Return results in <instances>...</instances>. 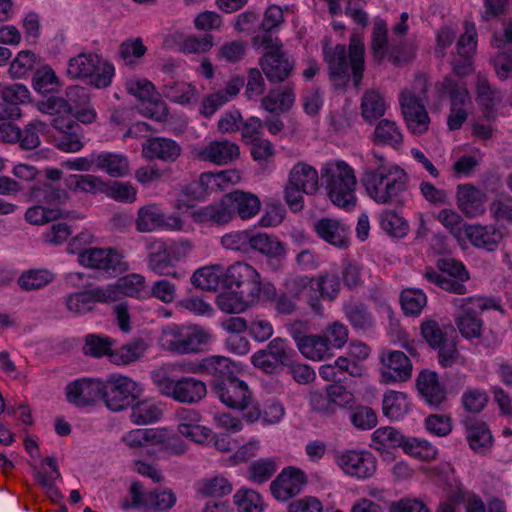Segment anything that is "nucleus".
Returning a JSON list of instances; mask_svg holds the SVG:
<instances>
[{"label": "nucleus", "instance_id": "obj_1", "mask_svg": "<svg viewBox=\"0 0 512 512\" xmlns=\"http://www.w3.org/2000/svg\"><path fill=\"white\" fill-rule=\"evenodd\" d=\"M408 180L405 170L389 163L382 154L374 150L366 154L361 182L368 196L376 203L397 202L408 189Z\"/></svg>", "mask_w": 512, "mask_h": 512}, {"label": "nucleus", "instance_id": "obj_2", "mask_svg": "<svg viewBox=\"0 0 512 512\" xmlns=\"http://www.w3.org/2000/svg\"><path fill=\"white\" fill-rule=\"evenodd\" d=\"M321 179L330 200L345 209L356 205V176L353 168L342 160H331L321 168Z\"/></svg>", "mask_w": 512, "mask_h": 512}, {"label": "nucleus", "instance_id": "obj_3", "mask_svg": "<svg viewBox=\"0 0 512 512\" xmlns=\"http://www.w3.org/2000/svg\"><path fill=\"white\" fill-rule=\"evenodd\" d=\"M348 53L347 56L345 45L338 44L331 51H325V60L333 80H348L350 67L354 85L358 87L365 68V45L360 35L353 34L351 36Z\"/></svg>", "mask_w": 512, "mask_h": 512}, {"label": "nucleus", "instance_id": "obj_4", "mask_svg": "<svg viewBox=\"0 0 512 512\" xmlns=\"http://www.w3.org/2000/svg\"><path fill=\"white\" fill-rule=\"evenodd\" d=\"M67 74L73 79L89 78L91 85L101 89L111 85L115 68L95 53H80L69 60Z\"/></svg>", "mask_w": 512, "mask_h": 512}, {"label": "nucleus", "instance_id": "obj_5", "mask_svg": "<svg viewBox=\"0 0 512 512\" xmlns=\"http://www.w3.org/2000/svg\"><path fill=\"white\" fill-rule=\"evenodd\" d=\"M439 271L429 267L426 268L423 277L437 287L453 294L465 295L468 289L464 284L470 279L469 272L460 261L443 258L437 261Z\"/></svg>", "mask_w": 512, "mask_h": 512}, {"label": "nucleus", "instance_id": "obj_6", "mask_svg": "<svg viewBox=\"0 0 512 512\" xmlns=\"http://www.w3.org/2000/svg\"><path fill=\"white\" fill-rule=\"evenodd\" d=\"M153 382L162 395L180 403L195 404L207 394L206 384L190 376L174 380L165 374L156 373L153 375Z\"/></svg>", "mask_w": 512, "mask_h": 512}, {"label": "nucleus", "instance_id": "obj_7", "mask_svg": "<svg viewBox=\"0 0 512 512\" xmlns=\"http://www.w3.org/2000/svg\"><path fill=\"white\" fill-rule=\"evenodd\" d=\"M141 393L142 388L139 383L128 376L111 374L102 381V400L113 412L126 409Z\"/></svg>", "mask_w": 512, "mask_h": 512}, {"label": "nucleus", "instance_id": "obj_8", "mask_svg": "<svg viewBox=\"0 0 512 512\" xmlns=\"http://www.w3.org/2000/svg\"><path fill=\"white\" fill-rule=\"evenodd\" d=\"M459 303L460 313L455 319L460 334L466 339L478 338L481 335L483 321L477 312L488 310L492 301L484 297H467L456 300Z\"/></svg>", "mask_w": 512, "mask_h": 512}, {"label": "nucleus", "instance_id": "obj_9", "mask_svg": "<svg viewBox=\"0 0 512 512\" xmlns=\"http://www.w3.org/2000/svg\"><path fill=\"white\" fill-rule=\"evenodd\" d=\"M379 362V381L382 384L404 383L412 377V362L403 351L382 350L379 354Z\"/></svg>", "mask_w": 512, "mask_h": 512}, {"label": "nucleus", "instance_id": "obj_10", "mask_svg": "<svg viewBox=\"0 0 512 512\" xmlns=\"http://www.w3.org/2000/svg\"><path fill=\"white\" fill-rule=\"evenodd\" d=\"M130 494L131 502L127 499L121 502V507L124 510L137 508L144 512L166 511L176 503V496L172 491L163 490L144 493L142 485L138 482L131 485Z\"/></svg>", "mask_w": 512, "mask_h": 512}, {"label": "nucleus", "instance_id": "obj_11", "mask_svg": "<svg viewBox=\"0 0 512 512\" xmlns=\"http://www.w3.org/2000/svg\"><path fill=\"white\" fill-rule=\"evenodd\" d=\"M224 283L229 288L245 293L247 298L259 299L262 291L261 277L258 271L246 262H235L224 274Z\"/></svg>", "mask_w": 512, "mask_h": 512}, {"label": "nucleus", "instance_id": "obj_12", "mask_svg": "<svg viewBox=\"0 0 512 512\" xmlns=\"http://www.w3.org/2000/svg\"><path fill=\"white\" fill-rule=\"evenodd\" d=\"M399 101L408 131L414 135L425 134L430 125L425 102H420L413 91H402Z\"/></svg>", "mask_w": 512, "mask_h": 512}, {"label": "nucleus", "instance_id": "obj_13", "mask_svg": "<svg viewBox=\"0 0 512 512\" xmlns=\"http://www.w3.org/2000/svg\"><path fill=\"white\" fill-rule=\"evenodd\" d=\"M79 263L87 268L121 273L127 269L122 255L112 248H87L78 252Z\"/></svg>", "mask_w": 512, "mask_h": 512}, {"label": "nucleus", "instance_id": "obj_14", "mask_svg": "<svg viewBox=\"0 0 512 512\" xmlns=\"http://www.w3.org/2000/svg\"><path fill=\"white\" fill-rule=\"evenodd\" d=\"M192 154L198 160L222 166L239 158L240 147L237 143L227 139L214 140L207 145L195 147Z\"/></svg>", "mask_w": 512, "mask_h": 512}, {"label": "nucleus", "instance_id": "obj_15", "mask_svg": "<svg viewBox=\"0 0 512 512\" xmlns=\"http://www.w3.org/2000/svg\"><path fill=\"white\" fill-rule=\"evenodd\" d=\"M235 364L222 355H211L197 362L190 363L186 371L193 374H201L213 378V384L224 382L234 375Z\"/></svg>", "mask_w": 512, "mask_h": 512}, {"label": "nucleus", "instance_id": "obj_16", "mask_svg": "<svg viewBox=\"0 0 512 512\" xmlns=\"http://www.w3.org/2000/svg\"><path fill=\"white\" fill-rule=\"evenodd\" d=\"M212 389L219 400L231 409L244 408L252 394L247 383L234 375L224 382L213 384Z\"/></svg>", "mask_w": 512, "mask_h": 512}, {"label": "nucleus", "instance_id": "obj_17", "mask_svg": "<svg viewBox=\"0 0 512 512\" xmlns=\"http://www.w3.org/2000/svg\"><path fill=\"white\" fill-rule=\"evenodd\" d=\"M338 465L351 476L366 479L374 475L377 468V460L368 451H346L338 457Z\"/></svg>", "mask_w": 512, "mask_h": 512}, {"label": "nucleus", "instance_id": "obj_18", "mask_svg": "<svg viewBox=\"0 0 512 512\" xmlns=\"http://www.w3.org/2000/svg\"><path fill=\"white\" fill-rule=\"evenodd\" d=\"M66 398L77 407L93 405L102 399V380L77 379L66 386Z\"/></svg>", "mask_w": 512, "mask_h": 512}, {"label": "nucleus", "instance_id": "obj_19", "mask_svg": "<svg viewBox=\"0 0 512 512\" xmlns=\"http://www.w3.org/2000/svg\"><path fill=\"white\" fill-rule=\"evenodd\" d=\"M306 483L307 476L302 470L287 467L272 481L270 489L276 499L286 501L299 494Z\"/></svg>", "mask_w": 512, "mask_h": 512}, {"label": "nucleus", "instance_id": "obj_20", "mask_svg": "<svg viewBox=\"0 0 512 512\" xmlns=\"http://www.w3.org/2000/svg\"><path fill=\"white\" fill-rule=\"evenodd\" d=\"M259 65L271 83L285 81L294 69L291 61L282 49L266 52L259 60Z\"/></svg>", "mask_w": 512, "mask_h": 512}, {"label": "nucleus", "instance_id": "obj_21", "mask_svg": "<svg viewBox=\"0 0 512 512\" xmlns=\"http://www.w3.org/2000/svg\"><path fill=\"white\" fill-rule=\"evenodd\" d=\"M284 288L297 301L304 299L314 313L321 314L323 306L321 301L318 300L314 277L308 275L291 276L285 280Z\"/></svg>", "mask_w": 512, "mask_h": 512}, {"label": "nucleus", "instance_id": "obj_22", "mask_svg": "<svg viewBox=\"0 0 512 512\" xmlns=\"http://www.w3.org/2000/svg\"><path fill=\"white\" fill-rule=\"evenodd\" d=\"M182 154L178 142L167 137H151L142 144V156L148 160L174 163Z\"/></svg>", "mask_w": 512, "mask_h": 512}, {"label": "nucleus", "instance_id": "obj_23", "mask_svg": "<svg viewBox=\"0 0 512 512\" xmlns=\"http://www.w3.org/2000/svg\"><path fill=\"white\" fill-rule=\"evenodd\" d=\"M469 447L478 454H486L493 445L488 425L479 419L466 416L461 420Z\"/></svg>", "mask_w": 512, "mask_h": 512}, {"label": "nucleus", "instance_id": "obj_24", "mask_svg": "<svg viewBox=\"0 0 512 512\" xmlns=\"http://www.w3.org/2000/svg\"><path fill=\"white\" fill-rule=\"evenodd\" d=\"M244 86V79L236 76L231 78L224 88L206 95L202 99L200 113L210 118L219 108L235 98Z\"/></svg>", "mask_w": 512, "mask_h": 512}, {"label": "nucleus", "instance_id": "obj_25", "mask_svg": "<svg viewBox=\"0 0 512 512\" xmlns=\"http://www.w3.org/2000/svg\"><path fill=\"white\" fill-rule=\"evenodd\" d=\"M232 208V202H230V198L226 194L219 201L194 211L192 217L197 223L223 226L233 220Z\"/></svg>", "mask_w": 512, "mask_h": 512}, {"label": "nucleus", "instance_id": "obj_26", "mask_svg": "<svg viewBox=\"0 0 512 512\" xmlns=\"http://www.w3.org/2000/svg\"><path fill=\"white\" fill-rule=\"evenodd\" d=\"M313 231L324 242L345 249L349 246V230L341 221L335 218L324 217L316 221Z\"/></svg>", "mask_w": 512, "mask_h": 512}, {"label": "nucleus", "instance_id": "obj_27", "mask_svg": "<svg viewBox=\"0 0 512 512\" xmlns=\"http://www.w3.org/2000/svg\"><path fill=\"white\" fill-rule=\"evenodd\" d=\"M464 236L476 248L493 252L503 239L499 228L493 224H469L464 226Z\"/></svg>", "mask_w": 512, "mask_h": 512}, {"label": "nucleus", "instance_id": "obj_28", "mask_svg": "<svg viewBox=\"0 0 512 512\" xmlns=\"http://www.w3.org/2000/svg\"><path fill=\"white\" fill-rule=\"evenodd\" d=\"M149 253L147 258L148 268L157 275L172 276L173 278H181L184 273L171 272L174 266L168 249V244L162 240H156L147 246Z\"/></svg>", "mask_w": 512, "mask_h": 512}, {"label": "nucleus", "instance_id": "obj_29", "mask_svg": "<svg viewBox=\"0 0 512 512\" xmlns=\"http://www.w3.org/2000/svg\"><path fill=\"white\" fill-rule=\"evenodd\" d=\"M416 388L426 403L439 406L446 398L445 387L440 383L438 374L424 369L416 378Z\"/></svg>", "mask_w": 512, "mask_h": 512}, {"label": "nucleus", "instance_id": "obj_30", "mask_svg": "<svg viewBox=\"0 0 512 512\" xmlns=\"http://www.w3.org/2000/svg\"><path fill=\"white\" fill-rule=\"evenodd\" d=\"M486 195L470 184L460 185L457 189V206L469 218L478 217L485 212Z\"/></svg>", "mask_w": 512, "mask_h": 512}, {"label": "nucleus", "instance_id": "obj_31", "mask_svg": "<svg viewBox=\"0 0 512 512\" xmlns=\"http://www.w3.org/2000/svg\"><path fill=\"white\" fill-rule=\"evenodd\" d=\"M293 339L301 354L311 360L321 361L332 355L328 341L323 335H306L293 331Z\"/></svg>", "mask_w": 512, "mask_h": 512}, {"label": "nucleus", "instance_id": "obj_32", "mask_svg": "<svg viewBox=\"0 0 512 512\" xmlns=\"http://www.w3.org/2000/svg\"><path fill=\"white\" fill-rule=\"evenodd\" d=\"M145 287V278L140 274H131L120 278L114 284H109L104 288L107 302H115L124 296L138 297Z\"/></svg>", "mask_w": 512, "mask_h": 512}, {"label": "nucleus", "instance_id": "obj_33", "mask_svg": "<svg viewBox=\"0 0 512 512\" xmlns=\"http://www.w3.org/2000/svg\"><path fill=\"white\" fill-rule=\"evenodd\" d=\"M107 296L103 287H95L67 295L65 305L74 315H81L91 311L95 302L108 303Z\"/></svg>", "mask_w": 512, "mask_h": 512}, {"label": "nucleus", "instance_id": "obj_34", "mask_svg": "<svg viewBox=\"0 0 512 512\" xmlns=\"http://www.w3.org/2000/svg\"><path fill=\"white\" fill-rule=\"evenodd\" d=\"M476 94L477 102L481 106L485 118L493 119L496 107L502 102V92L492 87L487 78L479 75L476 80Z\"/></svg>", "mask_w": 512, "mask_h": 512}, {"label": "nucleus", "instance_id": "obj_35", "mask_svg": "<svg viewBox=\"0 0 512 512\" xmlns=\"http://www.w3.org/2000/svg\"><path fill=\"white\" fill-rule=\"evenodd\" d=\"M372 141L376 145L388 146L399 150L403 146L404 135L397 122L381 119L375 126Z\"/></svg>", "mask_w": 512, "mask_h": 512}, {"label": "nucleus", "instance_id": "obj_36", "mask_svg": "<svg viewBox=\"0 0 512 512\" xmlns=\"http://www.w3.org/2000/svg\"><path fill=\"white\" fill-rule=\"evenodd\" d=\"M96 170L105 172L111 177L121 178L129 173L130 163L124 154L102 151L96 152Z\"/></svg>", "mask_w": 512, "mask_h": 512}, {"label": "nucleus", "instance_id": "obj_37", "mask_svg": "<svg viewBox=\"0 0 512 512\" xmlns=\"http://www.w3.org/2000/svg\"><path fill=\"white\" fill-rule=\"evenodd\" d=\"M289 181L292 185L300 187L307 195H313L319 188V175L317 170L304 162L296 163L289 173Z\"/></svg>", "mask_w": 512, "mask_h": 512}, {"label": "nucleus", "instance_id": "obj_38", "mask_svg": "<svg viewBox=\"0 0 512 512\" xmlns=\"http://www.w3.org/2000/svg\"><path fill=\"white\" fill-rule=\"evenodd\" d=\"M29 196L35 202L47 207L65 204L70 199L65 189L49 182H40L31 186Z\"/></svg>", "mask_w": 512, "mask_h": 512}, {"label": "nucleus", "instance_id": "obj_39", "mask_svg": "<svg viewBox=\"0 0 512 512\" xmlns=\"http://www.w3.org/2000/svg\"><path fill=\"white\" fill-rule=\"evenodd\" d=\"M227 195L232 202L233 215H238L242 220L251 219L260 211L261 202L253 193L237 190Z\"/></svg>", "mask_w": 512, "mask_h": 512}, {"label": "nucleus", "instance_id": "obj_40", "mask_svg": "<svg viewBox=\"0 0 512 512\" xmlns=\"http://www.w3.org/2000/svg\"><path fill=\"white\" fill-rule=\"evenodd\" d=\"M162 415L163 407L160 402L144 399L132 406L130 420L136 425H148L159 421Z\"/></svg>", "mask_w": 512, "mask_h": 512}, {"label": "nucleus", "instance_id": "obj_41", "mask_svg": "<svg viewBox=\"0 0 512 512\" xmlns=\"http://www.w3.org/2000/svg\"><path fill=\"white\" fill-rule=\"evenodd\" d=\"M259 299H250L246 297L245 293L239 290H229L220 293L217 296V307L229 314H238L244 312L247 308L256 304Z\"/></svg>", "mask_w": 512, "mask_h": 512}, {"label": "nucleus", "instance_id": "obj_42", "mask_svg": "<svg viewBox=\"0 0 512 512\" xmlns=\"http://www.w3.org/2000/svg\"><path fill=\"white\" fill-rule=\"evenodd\" d=\"M147 344L143 339H134L113 350L109 355L111 363L124 366L138 361L146 352Z\"/></svg>", "mask_w": 512, "mask_h": 512}, {"label": "nucleus", "instance_id": "obj_43", "mask_svg": "<svg viewBox=\"0 0 512 512\" xmlns=\"http://www.w3.org/2000/svg\"><path fill=\"white\" fill-rule=\"evenodd\" d=\"M163 211L156 203L141 206L137 211L135 227L138 232H153L160 230Z\"/></svg>", "mask_w": 512, "mask_h": 512}, {"label": "nucleus", "instance_id": "obj_44", "mask_svg": "<svg viewBox=\"0 0 512 512\" xmlns=\"http://www.w3.org/2000/svg\"><path fill=\"white\" fill-rule=\"evenodd\" d=\"M251 251L259 252L269 258H280L286 253L285 245L276 237L267 233L252 232Z\"/></svg>", "mask_w": 512, "mask_h": 512}, {"label": "nucleus", "instance_id": "obj_45", "mask_svg": "<svg viewBox=\"0 0 512 512\" xmlns=\"http://www.w3.org/2000/svg\"><path fill=\"white\" fill-rule=\"evenodd\" d=\"M386 108V101L379 91L371 89L363 94L360 109L361 116L366 122L371 123L382 117Z\"/></svg>", "mask_w": 512, "mask_h": 512}, {"label": "nucleus", "instance_id": "obj_46", "mask_svg": "<svg viewBox=\"0 0 512 512\" xmlns=\"http://www.w3.org/2000/svg\"><path fill=\"white\" fill-rule=\"evenodd\" d=\"M318 300L334 301L341 290V279L337 272L325 271L314 277Z\"/></svg>", "mask_w": 512, "mask_h": 512}, {"label": "nucleus", "instance_id": "obj_47", "mask_svg": "<svg viewBox=\"0 0 512 512\" xmlns=\"http://www.w3.org/2000/svg\"><path fill=\"white\" fill-rule=\"evenodd\" d=\"M382 409L384 415L389 419H401L409 411L406 393L388 390L383 396Z\"/></svg>", "mask_w": 512, "mask_h": 512}, {"label": "nucleus", "instance_id": "obj_48", "mask_svg": "<svg viewBox=\"0 0 512 512\" xmlns=\"http://www.w3.org/2000/svg\"><path fill=\"white\" fill-rule=\"evenodd\" d=\"M148 51L142 38H128L120 43L118 48L119 58L128 67L136 66Z\"/></svg>", "mask_w": 512, "mask_h": 512}, {"label": "nucleus", "instance_id": "obj_49", "mask_svg": "<svg viewBox=\"0 0 512 512\" xmlns=\"http://www.w3.org/2000/svg\"><path fill=\"white\" fill-rule=\"evenodd\" d=\"M54 279L55 275L48 269H29L22 272L17 284L24 291H34L46 287Z\"/></svg>", "mask_w": 512, "mask_h": 512}, {"label": "nucleus", "instance_id": "obj_50", "mask_svg": "<svg viewBox=\"0 0 512 512\" xmlns=\"http://www.w3.org/2000/svg\"><path fill=\"white\" fill-rule=\"evenodd\" d=\"M69 212L56 207H47L40 203L29 207L25 219L32 225H44L48 222L68 217Z\"/></svg>", "mask_w": 512, "mask_h": 512}, {"label": "nucleus", "instance_id": "obj_51", "mask_svg": "<svg viewBox=\"0 0 512 512\" xmlns=\"http://www.w3.org/2000/svg\"><path fill=\"white\" fill-rule=\"evenodd\" d=\"M221 274L220 265L205 266L193 273L191 283L201 290L214 291L219 285Z\"/></svg>", "mask_w": 512, "mask_h": 512}, {"label": "nucleus", "instance_id": "obj_52", "mask_svg": "<svg viewBox=\"0 0 512 512\" xmlns=\"http://www.w3.org/2000/svg\"><path fill=\"white\" fill-rule=\"evenodd\" d=\"M400 304L405 315L418 316L427 304V296L420 289L406 288L400 294Z\"/></svg>", "mask_w": 512, "mask_h": 512}, {"label": "nucleus", "instance_id": "obj_53", "mask_svg": "<svg viewBox=\"0 0 512 512\" xmlns=\"http://www.w3.org/2000/svg\"><path fill=\"white\" fill-rule=\"evenodd\" d=\"M343 309L346 318L354 328L365 330L372 327L373 317L365 304L350 301L344 304Z\"/></svg>", "mask_w": 512, "mask_h": 512}, {"label": "nucleus", "instance_id": "obj_54", "mask_svg": "<svg viewBox=\"0 0 512 512\" xmlns=\"http://www.w3.org/2000/svg\"><path fill=\"white\" fill-rule=\"evenodd\" d=\"M389 48L387 24L384 20H376L373 24L371 34V51L373 57L377 61L384 60Z\"/></svg>", "mask_w": 512, "mask_h": 512}, {"label": "nucleus", "instance_id": "obj_55", "mask_svg": "<svg viewBox=\"0 0 512 512\" xmlns=\"http://www.w3.org/2000/svg\"><path fill=\"white\" fill-rule=\"evenodd\" d=\"M374 447L377 450L403 448L406 437L393 427H380L372 434Z\"/></svg>", "mask_w": 512, "mask_h": 512}, {"label": "nucleus", "instance_id": "obj_56", "mask_svg": "<svg viewBox=\"0 0 512 512\" xmlns=\"http://www.w3.org/2000/svg\"><path fill=\"white\" fill-rule=\"evenodd\" d=\"M238 512H263L264 502L261 495L247 488L239 489L233 496Z\"/></svg>", "mask_w": 512, "mask_h": 512}, {"label": "nucleus", "instance_id": "obj_57", "mask_svg": "<svg viewBox=\"0 0 512 512\" xmlns=\"http://www.w3.org/2000/svg\"><path fill=\"white\" fill-rule=\"evenodd\" d=\"M37 56L29 50L20 51L10 63L9 75L13 79L26 78L35 68Z\"/></svg>", "mask_w": 512, "mask_h": 512}, {"label": "nucleus", "instance_id": "obj_58", "mask_svg": "<svg viewBox=\"0 0 512 512\" xmlns=\"http://www.w3.org/2000/svg\"><path fill=\"white\" fill-rule=\"evenodd\" d=\"M381 228L389 235L402 238L408 233V223L394 210H384L379 215Z\"/></svg>", "mask_w": 512, "mask_h": 512}, {"label": "nucleus", "instance_id": "obj_59", "mask_svg": "<svg viewBox=\"0 0 512 512\" xmlns=\"http://www.w3.org/2000/svg\"><path fill=\"white\" fill-rule=\"evenodd\" d=\"M403 451L422 461H431L437 456V448L425 439L406 438Z\"/></svg>", "mask_w": 512, "mask_h": 512}, {"label": "nucleus", "instance_id": "obj_60", "mask_svg": "<svg viewBox=\"0 0 512 512\" xmlns=\"http://www.w3.org/2000/svg\"><path fill=\"white\" fill-rule=\"evenodd\" d=\"M103 194L117 202L133 203L137 189L130 182L105 181Z\"/></svg>", "mask_w": 512, "mask_h": 512}, {"label": "nucleus", "instance_id": "obj_61", "mask_svg": "<svg viewBox=\"0 0 512 512\" xmlns=\"http://www.w3.org/2000/svg\"><path fill=\"white\" fill-rule=\"evenodd\" d=\"M489 396L484 389L468 388L461 396V404L469 414H479L487 406Z\"/></svg>", "mask_w": 512, "mask_h": 512}, {"label": "nucleus", "instance_id": "obj_62", "mask_svg": "<svg viewBox=\"0 0 512 512\" xmlns=\"http://www.w3.org/2000/svg\"><path fill=\"white\" fill-rule=\"evenodd\" d=\"M232 484L223 476L203 479L197 485V491L207 497H223L232 491Z\"/></svg>", "mask_w": 512, "mask_h": 512}, {"label": "nucleus", "instance_id": "obj_63", "mask_svg": "<svg viewBox=\"0 0 512 512\" xmlns=\"http://www.w3.org/2000/svg\"><path fill=\"white\" fill-rule=\"evenodd\" d=\"M252 231H234L223 235L220 243L223 248L248 254L251 252Z\"/></svg>", "mask_w": 512, "mask_h": 512}, {"label": "nucleus", "instance_id": "obj_64", "mask_svg": "<svg viewBox=\"0 0 512 512\" xmlns=\"http://www.w3.org/2000/svg\"><path fill=\"white\" fill-rule=\"evenodd\" d=\"M443 91L450 96L452 109H466L470 104V96L467 88L450 77H445L442 82Z\"/></svg>", "mask_w": 512, "mask_h": 512}]
</instances>
